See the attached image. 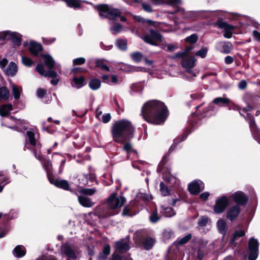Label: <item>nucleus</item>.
Masks as SVG:
<instances>
[{
	"label": "nucleus",
	"mask_w": 260,
	"mask_h": 260,
	"mask_svg": "<svg viewBox=\"0 0 260 260\" xmlns=\"http://www.w3.org/2000/svg\"><path fill=\"white\" fill-rule=\"evenodd\" d=\"M141 114L146 121L154 124L163 123L168 115L164 104L157 100L146 102L142 108Z\"/></svg>",
	"instance_id": "obj_1"
},
{
	"label": "nucleus",
	"mask_w": 260,
	"mask_h": 260,
	"mask_svg": "<svg viewBox=\"0 0 260 260\" xmlns=\"http://www.w3.org/2000/svg\"><path fill=\"white\" fill-rule=\"evenodd\" d=\"M134 127L131 121L123 119L116 121L112 128V133L115 141H122L133 137Z\"/></svg>",
	"instance_id": "obj_2"
},
{
	"label": "nucleus",
	"mask_w": 260,
	"mask_h": 260,
	"mask_svg": "<svg viewBox=\"0 0 260 260\" xmlns=\"http://www.w3.org/2000/svg\"><path fill=\"white\" fill-rule=\"evenodd\" d=\"M97 9L101 17L113 20H115L117 17H119L121 21L126 20L125 17L121 16V12L118 9L112 8L107 5H101L97 6Z\"/></svg>",
	"instance_id": "obj_3"
},
{
	"label": "nucleus",
	"mask_w": 260,
	"mask_h": 260,
	"mask_svg": "<svg viewBox=\"0 0 260 260\" xmlns=\"http://www.w3.org/2000/svg\"><path fill=\"white\" fill-rule=\"evenodd\" d=\"M185 52H179L175 54V57L181 58V66L185 68L187 72L191 74L193 76H196V74H193L191 69L194 67L196 59L192 56H185Z\"/></svg>",
	"instance_id": "obj_4"
},
{
	"label": "nucleus",
	"mask_w": 260,
	"mask_h": 260,
	"mask_svg": "<svg viewBox=\"0 0 260 260\" xmlns=\"http://www.w3.org/2000/svg\"><path fill=\"white\" fill-rule=\"evenodd\" d=\"M125 202V199L123 197L118 196L116 193L111 194L106 201L107 207L112 210L121 208Z\"/></svg>",
	"instance_id": "obj_5"
},
{
	"label": "nucleus",
	"mask_w": 260,
	"mask_h": 260,
	"mask_svg": "<svg viewBox=\"0 0 260 260\" xmlns=\"http://www.w3.org/2000/svg\"><path fill=\"white\" fill-rule=\"evenodd\" d=\"M259 242L257 239L251 238L248 241V260H256L259 254Z\"/></svg>",
	"instance_id": "obj_6"
},
{
	"label": "nucleus",
	"mask_w": 260,
	"mask_h": 260,
	"mask_svg": "<svg viewBox=\"0 0 260 260\" xmlns=\"http://www.w3.org/2000/svg\"><path fill=\"white\" fill-rule=\"evenodd\" d=\"M149 32L150 35H146L141 37L146 43L156 45V42L162 41V36L158 31L150 29Z\"/></svg>",
	"instance_id": "obj_7"
},
{
	"label": "nucleus",
	"mask_w": 260,
	"mask_h": 260,
	"mask_svg": "<svg viewBox=\"0 0 260 260\" xmlns=\"http://www.w3.org/2000/svg\"><path fill=\"white\" fill-rule=\"evenodd\" d=\"M61 253L67 257V260H74L77 258L78 253L67 244H63L61 247Z\"/></svg>",
	"instance_id": "obj_8"
},
{
	"label": "nucleus",
	"mask_w": 260,
	"mask_h": 260,
	"mask_svg": "<svg viewBox=\"0 0 260 260\" xmlns=\"http://www.w3.org/2000/svg\"><path fill=\"white\" fill-rule=\"evenodd\" d=\"M34 154L36 158L40 160L42 165L45 170H46L48 177H51L49 174L52 172V164L50 160L44 159L41 155L40 151L37 152V151H34Z\"/></svg>",
	"instance_id": "obj_9"
},
{
	"label": "nucleus",
	"mask_w": 260,
	"mask_h": 260,
	"mask_svg": "<svg viewBox=\"0 0 260 260\" xmlns=\"http://www.w3.org/2000/svg\"><path fill=\"white\" fill-rule=\"evenodd\" d=\"M188 190L191 194H198L204 188V184L201 180H195L188 185Z\"/></svg>",
	"instance_id": "obj_10"
},
{
	"label": "nucleus",
	"mask_w": 260,
	"mask_h": 260,
	"mask_svg": "<svg viewBox=\"0 0 260 260\" xmlns=\"http://www.w3.org/2000/svg\"><path fill=\"white\" fill-rule=\"evenodd\" d=\"M215 25L217 26L220 28H223L224 31V37L226 38L230 39L232 37L233 31L234 29V26L227 23L218 21L216 23Z\"/></svg>",
	"instance_id": "obj_11"
},
{
	"label": "nucleus",
	"mask_w": 260,
	"mask_h": 260,
	"mask_svg": "<svg viewBox=\"0 0 260 260\" xmlns=\"http://www.w3.org/2000/svg\"><path fill=\"white\" fill-rule=\"evenodd\" d=\"M228 205V200L225 196L222 197L216 201L214 211L216 213H221L224 211Z\"/></svg>",
	"instance_id": "obj_12"
},
{
	"label": "nucleus",
	"mask_w": 260,
	"mask_h": 260,
	"mask_svg": "<svg viewBox=\"0 0 260 260\" xmlns=\"http://www.w3.org/2000/svg\"><path fill=\"white\" fill-rule=\"evenodd\" d=\"M27 136L28 138L30 144L32 146L36 147V150L37 152L40 151L41 148V145L40 143L37 142L38 139L39 134L37 132L27 131L26 133Z\"/></svg>",
	"instance_id": "obj_13"
},
{
	"label": "nucleus",
	"mask_w": 260,
	"mask_h": 260,
	"mask_svg": "<svg viewBox=\"0 0 260 260\" xmlns=\"http://www.w3.org/2000/svg\"><path fill=\"white\" fill-rule=\"evenodd\" d=\"M130 248L129 241L127 240H122L115 243V251L122 253L129 250Z\"/></svg>",
	"instance_id": "obj_14"
},
{
	"label": "nucleus",
	"mask_w": 260,
	"mask_h": 260,
	"mask_svg": "<svg viewBox=\"0 0 260 260\" xmlns=\"http://www.w3.org/2000/svg\"><path fill=\"white\" fill-rule=\"evenodd\" d=\"M162 178L164 180L171 184L174 185H178L179 184V180L176 177L171 174L170 171L169 169H167L163 172Z\"/></svg>",
	"instance_id": "obj_15"
},
{
	"label": "nucleus",
	"mask_w": 260,
	"mask_h": 260,
	"mask_svg": "<svg viewBox=\"0 0 260 260\" xmlns=\"http://www.w3.org/2000/svg\"><path fill=\"white\" fill-rule=\"evenodd\" d=\"M50 182L57 187L62 188L65 190H68L69 188V184L66 180H59L54 178L52 177H49Z\"/></svg>",
	"instance_id": "obj_16"
},
{
	"label": "nucleus",
	"mask_w": 260,
	"mask_h": 260,
	"mask_svg": "<svg viewBox=\"0 0 260 260\" xmlns=\"http://www.w3.org/2000/svg\"><path fill=\"white\" fill-rule=\"evenodd\" d=\"M6 40H11L16 45H19L21 43V35L16 32L7 30Z\"/></svg>",
	"instance_id": "obj_17"
},
{
	"label": "nucleus",
	"mask_w": 260,
	"mask_h": 260,
	"mask_svg": "<svg viewBox=\"0 0 260 260\" xmlns=\"http://www.w3.org/2000/svg\"><path fill=\"white\" fill-rule=\"evenodd\" d=\"M37 71L45 77H54L57 76V73L54 71L45 72L42 64H38L36 68Z\"/></svg>",
	"instance_id": "obj_18"
},
{
	"label": "nucleus",
	"mask_w": 260,
	"mask_h": 260,
	"mask_svg": "<svg viewBox=\"0 0 260 260\" xmlns=\"http://www.w3.org/2000/svg\"><path fill=\"white\" fill-rule=\"evenodd\" d=\"M78 200L80 204L84 207H91L94 204L90 198L85 196H78Z\"/></svg>",
	"instance_id": "obj_19"
},
{
	"label": "nucleus",
	"mask_w": 260,
	"mask_h": 260,
	"mask_svg": "<svg viewBox=\"0 0 260 260\" xmlns=\"http://www.w3.org/2000/svg\"><path fill=\"white\" fill-rule=\"evenodd\" d=\"M29 49L30 52L34 55H39L42 50V45L40 44L35 42H31L30 43Z\"/></svg>",
	"instance_id": "obj_20"
},
{
	"label": "nucleus",
	"mask_w": 260,
	"mask_h": 260,
	"mask_svg": "<svg viewBox=\"0 0 260 260\" xmlns=\"http://www.w3.org/2000/svg\"><path fill=\"white\" fill-rule=\"evenodd\" d=\"M240 212L238 206H233L229 209L227 213V217L231 220H234Z\"/></svg>",
	"instance_id": "obj_21"
},
{
	"label": "nucleus",
	"mask_w": 260,
	"mask_h": 260,
	"mask_svg": "<svg viewBox=\"0 0 260 260\" xmlns=\"http://www.w3.org/2000/svg\"><path fill=\"white\" fill-rule=\"evenodd\" d=\"M26 253V249L22 245H17L13 249V254L16 257H21L24 256Z\"/></svg>",
	"instance_id": "obj_22"
},
{
	"label": "nucleus",
	"mask_w": 260,
	"mask_h": 260,
	"mask_svg": "<svg viewBox=\"0 0 260 260\" xmlns=\"http://www.w3.org/2000/svg\"><path fill=\"white\" fill-rule=\"evenodd\" d=\"M17 71V67L16 64L13 62H11L8 67L5 69V72L8 76H14Z\"/></svg>",
	"instance_id": "obj_23"
},
{
	"label": "nucleus",
	"mask_w": 260,
	"mask_h": 260,
	"mask_svg": "<svg viewBox=\"0 0 260 260\" xmlns=\"http://www.w3.org/2000/svg\"><path fill=\"white\" fill-rule=\"evenodd\" d=\"M155 240L150 237H146L142 240V244L143 247L147 250L151 249L154 244Z\"/></svg>",
	"instance_id": "obj_24"
},
{
	"label": "nucleus",
	"mask_w": 260,
	"mask_h": 260,
	"mask_svg": "<svg viewBox=\"0 0 260 260\" xmlns=\"http://www.w3.org/2000/svg\"><path fill=\"white\" fill-rule=\"evenodd\" d=\"M13 109L11 104H5L0 107V115L2 116H7Z\"/></svg>",
	"instance_id": "obj_25"
},
{
	"label": "nucleus",
	"mask_w": 260,
	"mask_h": 260,
	"mask_svg": "<svg viewBox=\"0 0 260 260\" xmlns=\"http://www.w3.org/2000/svg\"><path fill=\"white\" fill-rule=\"evenodd\" d=\"M11 85L14 99L15 100L19 99L22 92L21 87L18 86L14 83L11 84Z\"/></svg>",
	"instance_id": "obj_26"
},
{
	"label": "nucleus",
	"mask_w": 260,
	"mask_h": 260,
	"mask_svg": "<svg viewBox=\"0 0 260 260\" xmlns=\"http://www.w3.org/2000/svg\"><path fill=\"white\" fill-rule=\"evenodd\" d=\"M231 103V100L225 97H218L214 99L212 104L221 106L222 105H226Z\"/></svg>",
	"instance_id": "obj_27"
},
{
	"label": "nucleus",
	"mask_w": 260,
	"mask_h": 260,
	"mask_svg": "<svg viewBox=\"0 0 260 260\" xmlns=\"http://www.w3.org/2000/svg\"><path fill=\"white\" fill-rule=\"evenodd\" d=\"M231 197L236 203L242 204L244 203V193L242 191H237L233 193Z\"/></svg>",
	"instance_id": "obj_28"
},
{
	"label": "nucleus",
	"mask_w": 260,
	"mask_h": 260,
	"mask_svg": "<svg viewBox=\"0 0 260 260\" xmlns=\"http://www.w3.org/2000/svg\"><path fill=\"white\" fill-rule=\"evenodd\" d=\"M44 59V62L45 65L48 67L49 69H51L54 67V60L53 58L49 55H43Z\"/></svg>",
	"instance_id": "obj_29"
},
{
	"label": "nucleus",
	"mask_w": 260,
	"mask_h": 260,
	"mask_svg": "<svg viewBox=\"0 0 260 260\" xmlns=\"http://www.w3.org/2000/svg\"><path fill=\"white\" fill-rule=\"evenodd\" d=\"M10 96V92L5 87L0 88V101H7Z\"/></svg>",
	"instance_id": "obj_30"
},
{
	"label": "nucleus",
	"mask_w": 260,
	"mask_h": 260,
	"mask_svg": "<svg viewBox=\"0 0 260 260\" xmlns=\"http://www.w3.org/2000/svg\"><path fill=\"white\" fill-rule=\"evenodd\" d=\"M161 208L162 209L161 213L166 217H170L174 216L176 214L172 208L164 207V206H161Z\"/></svg>",
	"instance_id": "obj_31"
},
{
	"label": "nucleus",
	"mask_w": 260,
	"mask_h": 260,
	"mask_svg": "<svg viewBox=\"0 0 260 260\" xmlns=\"http://www.w3.org/2000/svg\"><path fill=\"white\" fill-rule=\"evenodd\" d=\"M101 82L99 79H93L89 83L90 88L94 90H97L101 87Z\"/></svg>",
	"instance_id": "obj_32"
},
{
	"label": "nucleus",
	"mask_w": 260,
	"mask_h": 260,
	"mask_svg": "<svg viewBox=\"0 0 260 260\" xmlns=\"http://www.w3.org/2000/svg\"><path fill=\"white\" fill-rule=\"evenodd\" d=\"M217 226L218 231L222 234H224L226 229V223L223 219H219L217 222Z\"/></svg>",
	"instance_id": "obj_33"
},
{
	"label": "nucleus",
	"mask_w": 260,
	"mask_h": 260,
	"mask_svg": "<svg viewBox=\"0 0 260 260\" xmlns=\"http://www.w3.org/2000/svg\"><path fill=\"white\" fill-rule=\"evenodd\" d=\"M74 83L73 84V86L77 88H80L84 86V82L85 79L83 77H80L79 78L75 77L73 79Z\"/></svg>",
	"instance_id": "obj_34"
},
{
	"label": "nucleus",
	"mask_w": 260,
	"mask_h": 260,
	"mask_svg": "<svg viewBox=\"0 0 260 260\" xmlns=\"http://www.w3.org/2000/svg\"><path fill=\"white\" fill-rule=\"evenodd\" d=\"M96 192L95 188H82L78 190V192L84 195L92 196Z\"/></svg>",
	"instance_id": "obj_35"
},
{
	"label": "nucleus",
	"mask_w": 260,
	"mask_h": 260,
	"mask_svg": "<svg viewBox=\"0 0 260 260\" xmlns=\"http://www.w3.org/2000/svg\"><path fill=\"white\" fill-rule=\"evenodd\" d=\"M159 190L161 194L164 196H168L170 193V190L168 187L165 184L162 182H161L159 184Z\"/></svg>",
	"instance_id": "obj_36"
},
{
	"label": "nucleus",
	"mask_w": 260,
	"mask_h": 260,
	"mask_svg": "<svg viewBox=\"0 0 260 260\" xmlns=\"http://www.w3.org/2000/svg\"><path fill=\"white\" fill-rule=\"evenodd\" d=\"M110 246L109 245H107L104 247L103 253L100 254L99 257V259L105 260L107 258V256L110 254Z\"/></svg>",
	"instance_id": "obj_37"
},
{
	"label": "nucleus",
	"mask_w": 260,
	"mask_h": 260,
	"mask_svg": "<svg viewBox=\"0 0 260 260\" xmlns=\"http://www.w3.org/2000/svg\"><path fill=\"white\" fill-rule=\"evenodd\" d=\"M116 46L121 50H125L127 48L126 41L123 39H118L116 42Z\"/></svg>",
	"instance_id": "obj_38"
},
{
	"label": "nucleus",
	"mask_w": 260,
	"mask_h": 260,
	"mask_svg": "<svg viewBox=\"0 0 260 260\" xmlns=\"http://www.w3.org/2000/svg\"><path fill=\"white\" fill-rule=\"evenodd\" d=\"M191 238V235L190 234H188L185 236L178 239L177 240V243L178 245H182L187 243Z\"/></svg>",
	"instance_id": "obj_39"
},
{
	"label": "nucleus",
	"mask_w": 260,
	"mask_h": 260,
	"mask_svg": "<svg viewBox=\"0 0 260 260\" xmlns=\"http://www.w3.org/2000/svg\"><path fill=\"white\" fill-rule=\"evenodd\" d=\"M232 50V45L231 43H224L222 45L221 51L224 53H229Z\"/></svg>",
	"instance_id": "obj_40"
},
{
	"label": "nucleus",
	"mask_w": 260,
	"mask_h": 260,
	"mask_svg": "<svg viewBox=\"0 0 260 260\" xmlns=\"http://www.w3.org/2000/svg\"><path fill=\"white\" fill-rule=\"evenodd\" d=\"M132 59L136 62H140L143 57L142 54L139 52H134L131 54Z\"/></svg>",
	"instance_id": "obj_41"
},
{
	"label": "nucleus",
	"mask_w": 260,
	"mask_h": 260,
	"mask_svg": "<svg viewBox=\"0 0 260 260\" xmlns=\"http://www.w3.org/2000/svg\"><path fill=\"white\" fill-rule=\"evenodd\" d=\"M95 64H96V67L100 68L102 70H106L107 71H109L110 70L109 68L107 65L104 64V63L102 60H101V59L96 60Z\"/></svg>",
	"instance_id": "obj_42"
},
{
	"label": "nucleus",
	"mask_w": 260,
	"mask_h": 260,
	"mask_svg": "<svg viewBox=\"0 0 260 260\" xmlns=\"http://www.w3.org/2000/svg\"><path fill=\"white\" fill-rule=\"evenodd\" d=\"M198 39V36L196 34H192L185 38V41L191 44L195 43Z\"/></svg>",
	"instance_id": "obj_43"
},
{
	"label": "nucleus",
	"mask_w": 260,
	"mask_h": 260,
	"mask_svg": "<svg viewBox=\"0 0 260 260\" xmlns=\"http://www.w3.org/2000/svg\"><path fill=\"white\" fill-rule=\"evenodd\" d=\"M21 60L22 63L26 67H30L33 64L32 60L26 56H22Z\"/></svg>",
	"instance_id": "obj_44"
},
{
	"label": "nucleus",
	"mask_w": 260,
	"mask_h": 260,
	"mask_svg": "<svg viewBox=\"0 0 260 260\" xmlns=\"http://www.w3.org/2000/svg\"><path fill=\"white\" fill-rule=\"evenodd\" d=\"M150 220L151 222L155 223L160 219V217L157 215V211H155L152 213L149 217Z\"/></svg>",
	"instance_id": "obj_45"
},
{
	"label": "nucleus",
	"mask_w": 260,
	"mask_h": 260,
	"mask_svg": "<svg viewBox=\"0 0 260 260\" xmlns=\"http://www.w3.org/2000/svg\"><path fill=\"white\" fill-rule=\"evenodd\" d=\"M177 11L178 12L180 11L182 13V14L183 15V17L184 19H188V18H191L194 14V12H188L185 13L184 12V10L182 8H179Z\"/></svg>",
	"instance_id": "obj_46"
},
{
	"label": "nucleus",
	"mask_w": 260,
	"mask_h": 260,
	"mask_svg": "<svg viewBox=\"0 0 260 260\" xmlns=\"http://www.w3.org/2000/svg\"><path fill=\"white\" fill-rule=\"evenodd\" d=\"M121 29L122 25L119 24H114L110 28V30L112 31L113 34L118 33Z\"/></svg>",
	"instance_id": "obj_47"
},
{
	"label": "nucleus",
	"mask_w": 260,
	"mask_h": 260,
	"mask_svg": "<svg viewBox=\"0 0 260 260\" xmlns=\"http://www.w3.org/2000/svg\"><path fill=\"white\" fill-rule=\"evenodd\" d=\"M123 149L127 153H133L137 154V151L132 148V145L129 143H125L123 146Z\"/></svg>",
	"instance_id": "obj_48"
},
{
	"label": "nucleus",
	"mask_w": 260,
	"mask_h": 260,
	"mask_svg": "<svg viewBox=\"0 0 260 260\" xmlns=\"http://www.w3.org/2000/svg\"><path fill=\"white\" fill-rule=\"evenodd\" d=\"M207 51L208 50L206 48H202L196 53V55L202 58H205L207 55Z\"/></svg>",
	"instance_id": "obj_49"
},
{
	"label": "nucleus",
	"mask_w": 260,
	"mask_h": 260,
	"mask_svg": "<svg viewBox=\"0 0 260 260\" xmlns=\"http://www.w3.org/2000/svg\"><path fill=\"white\" fill-rule=\"evenodd\" d=\"M249 206V209L246 212V213L249 215V217L247 218V220L249 221L251 220L254 212V206L250 205Z\"/></svg>",
	"instance_id": "obj_50"
},
{
	"label": "nucleus",
	"mask_w": 260,
	"mask_h": 260,
	"mask_svg": "<svg viewBox=\"0 0 260 260\" xmlns=\"http://www.w3.org/2000/svg\"><path fill=\"white\" fill-rule=\"evenodd\" d=\"M74 65H81L85 62V59L84 57L75 58L73 61Z\"/></svg>",
	"instance_id": "obj_51"
},
{
	"label": "nucleus",
	"mask_w": 260,
	"mask_h": 260,
	"mask_svg": "<svg viewBox=\"0 0 260 260\" xmlns=\"http://www.w3.org/2000/svg\"><path fill=\"white\" fill-rule=\"evenodd\" d=\"M167 3L173 7H177L181 4V0H168Z\"/></svg>",
	"instance_id": "obj_52"
},
{
	"label": "nucleus",
	"mask_w": 260,
	"mask_h": 260,
	"mask_svg": "<svg viewBox=\"0 0 260 260\" xmlns=\"http://www.w3.org/2000/svg\"><path fill=\"white\" fill-rule=\"evenodd\" d=\"M208 222V218L207 217H202L199 220L198 223L201 226H205Z\"/></svg>",
	"instance_id": "obj_53"
},
{
	"label": "nucleus",
	"mask_w": 260,
	"mask_h": 260,
	"mask_svg": "<svg viewBox=\"0 0 260 260\" xmlns=\"http://www.w3.org/2000/svg\"><path fill=\"white\" fill-rule=\"evenodd\" d=\"M43 42L44 44L46 45H50L53 42H54L56 40L55 38H43Z\"/></svg>",
	"instance_id": "obj_54"
},
{
	"label": "nucleus",
	"mask_w": 260,
	"mask_h": 260,
	"mask_svg": "<svg viewBox=\"0 0 260 260\" xmlns=\"http://www.w3.org/2000/svg\"><path fill=\"white\" fill-rule=\"evenodd\" d=\"M168 161V159L167 157H164L160 162L159 163L158 167V171H161L162 170V167L166 164Z\"/></svg>",
	"instance_id": "obj_55"
},
{
	"label": "nucleus",
	"mask_w": 260,
	"mask_h": 260,
	"mask_svg": "<svg viewBox=\"0 0 260 260\" xmlns=\"http://www.w3.org/2000/svg\"><path fill=\"white\" fill-rule=\"evenodd\" d=\"M244 235V233L242 231H236L234 235V237L232 240V242L234 243L235 241L237 239V237H240L243 236Z\"/></svg>",
	"instance_id": "obj_56"
},
{
	"label": "nucleus",
	"mask_w": 260,
	"mask_h": 260,
	"mask_svg": "<svg viewBox=\"0 0 260 260\" xmlns=\"http://www.w3.org/2000/svg\"><path fill=\"white\" fill-rule=\"evenodd\" d=\"M142 6L144 10H145L146 12H152V9L151 6L147 4L146 3H143L142 4Z\"/></svg>",
	"instance_id": "obj_57"
},
{
	"label": "nucleus",
	"mask_w": 260,
	"mask_h": 260,
	"mask_svg": "<svg viewBox=\"0 0 260 260\" xmlns=\"http://www.w3.org/2000/svg\"><path fill=\"white\" fill-rule=\"evenodd\" d=\"M111 119V115L110 114H106L102 116V120L104 123L108 122Z\"/></svg>",
	"instance_id": "obj_58"
},
{
	"label": "nucleus",
	"mask_w": 260,
	"mask_h": 260,
	"mask_svg": "<svg viewBox=\"0 0 260 260\" xmlns=\"http://www.w3.org/2000/svg\"><path fill=\"white\" fill-rule=\"evenodd\" d=\"M46 93V90H45L44 89H39L37 90V96L39 98H42V97H43Z\"/></svg>",
	"instance_id": "obj_59"
},
{
	"label": "nucleus",
	"mask_w": 260,
	"mask_h": 260,
	"mask_svg": "<svg viewBox=\"0 0 260 260\" xmlns=\"http://www.w3.org/2000/svg\"><path fill=\"white\" fill-rule=\"evenodd\" d=\"M8 60L5 58H3L1 61H0V67L2 68V69H4L6 67V66L7 65V64L8 63Z\"/></svg>",
	"instance_id": "obj_60"
},
{
	"label": "nucleus",
	"mask_w": 260,
	"mask_h": 260,
	"mask_svg": "<svg viewBox=\"0 0 260 260\" xmlns=\"http://www.w3.org/2000/svg\"><path fill=\"white\" fill-rule=\"evenodd\" d=\"M37 260H57L55 257L53 256H42L41 258H39Z\"/></svg>",
	"instance_id": "obj_61"
},
{
	"label": "nucleus",
	"mask_w": 260,
	"mask_h": 260,
	"mask_svg": "<svg viewBox=\"0 0 260 260\" xmlns=\"http://www.w3.org/2000/svg\"><path fill=\"white\" fill-rule=\"evenodd\" d=\"M233 58L231 56H227L224 58V61L225 63L229 64L233 62Z\"/></svg>",
	"instance_id": "obj_62"
},
{
	"label": "nucleus",
	"mask_w": 260,
	"mask_h": 260,
	"mask_svg": "<svg viewBox=\"0 0 260 260\" xmlns=\"http://www.w3.org/2000/svg\"><path fill=\"white\" fill-rule=\"evenodd\" d=\"M166 47H167V50L168 51H174L176 48V46L173 44L167 45Z\"/></svg>",
	"instance_id": "obj_63"
},
{
	"label": "nucleus",
	"mask_w": 260,
	"mask_h": 260,
	"mask_svg": "<svg viewBox=\"0 0 260 260\" xmlns=\"http://www.w3.org/2000/svg\"><path fill=\"white\" fill-rule=\"evenodd\" d=\"M253 34L255 38V39L260 42V33L258 32L257 31L254 30L253 31Z\"/></svg>",
	"instance_id": "obj_64"
}]
</instances>
